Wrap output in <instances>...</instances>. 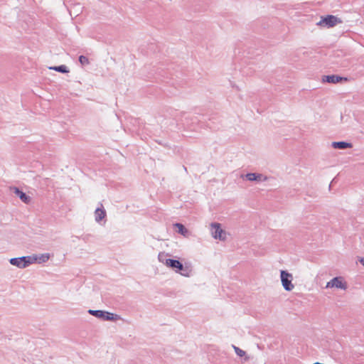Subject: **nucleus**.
<instances>
[{"label": "nucleus", "mask_w": 364, "mask_h": 364, "mask_svg": "<svg viewBox=\"0 0 364 364\" xmlns=\"http://www.w3.org/2000/svg\"><path fill=\"white\" fill-rule=\"evenodd\" d=\"M210 231L213 238L224 241L226 239V232L221 228V225L213 223L210 225Z\"/></svg>", "instance_id": "6"}, {"label": "nucleus", "mask_w": 364, "mask_h": 364, "mask_svg": "<svg viewBox=\"0 0 364 364\" xmlns=\"http://www.w3.org/2000/svg\"><path fill=\"white\" fill-rule=\"evenodd\" d=\"M280 278L282 284L286 291H290L294 288L292 284L293 276L286 270L280 271Z\"/></svg>", "instance_id": "5"}, {"label": "nucleus", "mask_w": 364, "mask_h": 364, "mask_svg": "<svg viewBox=\"0 0 364 364\" xmlns=\"http://www.w3.org/2000/svg\"><path fill=\"white\" fill-rule=\"evenodd\" d=\"M10 190L16 196H18L21 200V201H23V203H25L26 204L30 203L31 197L27 196L26 193H25L22 191H21L18 188L15 187V186L10 187Z\"/></svg>", "instance_id": "10"}, {"label": "nucleus", "mask_w": 364, "mask_h": 364, "mask_svg": "<svg viewBox=\"0 0 364 364\" xmlns=\"http://www.w3.org/2000/svg\"><path fill=\"white\" fill-rule=\"evenodd\" d=\"M326 288H333L336 287L338 289L346 290L347 289V284L346 282L343 281L342 277H336L330 280L326 284Z\"/></svg>", "instance_id": "7"}, {"label": "nucleus", "mask_w": 364, "mask_h": 364, "mask_svg": "<svg viewBox=\"0 0 364 364\" xmlns=\"http://www.w3.org/2000/svg\"><path fill=\"white\" fill-rule=\"evenodd\" d=\"M37 259L38 255H33L32 256H23L21 257L11 258L10 259L9 262L14 266L23 269L36 262Z\"/></svg>", "instance_id": "1"}, {"label": "nucleus", "mask_w": 364, "mask_h": 364, "mask_svg": "<svg viewBox=\"0 0 364 364\" xmlns=\"http://www.w3.org/2000/svg\"><path fill=\"white\" fill-rule=\"evenodd\" d=\"M331 146L337 149H346L352 147V144L346 141H333Z\"/></svg>", "instance_id": "12"}, {"label": "nucleus", "mask_w": 364, "mask_h": 364, "mask_svg": "<svg viewBox=\"0 0 364 364\" xmlns=\"http://www.w3.org/2000/svg\"><path fill=\"white\" fill-rule=\"evenodd\" d=\"M360 262L364 266V257L360 259Z\"/></svg>", "instance_id": "19"}, {"label": "nucleus", "mask_w": 364, "mask_h": 364, "mask_svg": "<svg viewBox=\"0 0 364 364\" xmlns=\"http://www.w3.org/2000/svg\"><path fill=\"white\" fill-rule=\"evenodd\" d=\"M175 226L178 228V232L186 235V234L188 232V230L186 228V227L181 224V223H176Z\"/></svg>", "instance_id": "14"}, {"label": "nucleus", "mask_w": 364, "mask_h": 364, "mask_svg": "<svg viewBox=\"0 0 364 364\" xmlns=\"http://www.w3.org/2000/svg\"><path fill=\"white\" fill-rule=\"evenodd\" d=\"M233 348H234L235 353L238 356L242 357V356H244L246 354L245 351H244L243 350L240 349V348L236 347L235 346H233Z\"/></svg>", "instance_id": "17"}, {"label": "nucleus", "mask_w": 364, "mask_h": 364, "mask_svg": "<svg viewBox=\"0 0 364 364\" xmlns=\"http://www.w3.org/2000/svg\"><path fill=\"white\" fill-rule=\"evenodd\" d=\"M50 69L53 70L57 72H59V73H67L69 72L67 66L64 65L51 67V68H50Z\"/></svg>", "instance_id": "13"}, {"label": "nucleus", "mask_w": 364, "mask_h": 364, "mask_svg": "<svg viewBox=\"0 0 364 364\" xmlns=\"http://www.w3.org/2000/svg\"><path fill=\"white\" fill-rule=\"evenodd\" d=\"M50 258L49 254H42L40 256L38 255V259L36 262L38 263L46 262Z\"/></svg>", "instance_id": "15"}, {"label": "nucleus", "mask_w": 364, "mask_h": 364, "mask_svg": "<svg viewBox=\"0 0 364 364\" xmlns=\"http://www.w3.org/2000/svg\"><path fill=\"white\" fill-rule=\"evenodd\" d=\"M165 264L175 270L176 272L180 273L183 276L188 277L190 269L188 267H184L183 264L178 259H168L165 261Z\"/></svg>", "instance_id": "2"}, {"label": "nucleus", "mask_w": 364, "mask_h": 364, "mask_svg": "<svg viewBox=\"0 0 364 364\" xmlns=\"http://www.w3.org/2000/svg\"><path fill=\"white\" fill-rule=\"evenodd\" d=\"M341 23H343V21L340 18L333 15H327L321 16V21L316 25L321 27L332 28Z\"/></svg>", "instance_id": "4"}, {"label": "nucleus", "mask_w": 364, "mask_h": 364, "mask_svg": "<svg viewBox=\"0 0 364 364\" xmlns=\"http://www.w3.org/2000/svg\"><path fill=\"white\" fill-rule=\"evenodd\" d=\"M88 313L89 314L104 321H116L120 318V316L117 314L102 310L90 309L88 310Z\"/></svg>", "instance_id": "3"}, {"label": "nucleus", "mask_w": 364, "mask_h": 364, "mask_svg": "<svg viewBox=\"0 0 364 364\" xmlns=\"http://www.w3.org/2000/svg\"><path fill=\"white\" fill-rule=\"evenodd\" d=\"M79 62L82 65H87L90 64L89 59L85 56V55H80L79 56Z\"/></svg>", "instance_id": "16"}, {"label": "nucleus", "mask_w": 364, "mask_h": 364, "mask_svg": "<svg viewBox=\"0 0 364 364\" xmlns=\"http://www.w3.org/2000/svg\"><path fill=\"white\" fill-rule=\"evenodd\" d=\"M158 259H159V262L164 263V264H165L166 259H168L166 258V255L164 253H161V252L159 254Z\"/></svg>", "instance_id": "18"}, {"label": "nucleus", "mask_w": 364, "mask_h": 364, "mask_svg": "<svg viewBox=\"0 0 364 364\" xmlns=\"http://www.w3.org/2000/svg\"><path fill=\"white\" fill-rule=\"evenodd\" d=\"M323 82L336 84L342 81L347 82L348 79L345 77H341L336 75H323L322 78Z\"/></svg>", "instance_id": "8"}, {"label": "nucleus", "mask_w": 364, "mask_h": 364, "mask_svg": "<svg viewBox=\"0 0 364 364\" xmlns=\"http://www.w3.org/2000/svg\"><path fill=\"white\" fill-rule=\"evenodd\" d=\"M242 178H245L247 181H266L267 180V177L263 176L262 173H248L245 175H242Z\"/></svg>", "instance_id": "9"}, {"label": "nucleus", "mask_w": 364, "mask_h": 364, "mask_svg": "<svg viewBox=\"0 0 364 364\" xmlns=\"http://www.w3.org/2000/svg\"><path fill=\"white\" fill-rule=\"evenodd\" d=\"M101 207L97 208L95 211V220L97 222L101 221L106 216V211L104 210L102 204H100Z\"/></svg>", "instance_id": "11"}]
</instances>
